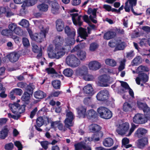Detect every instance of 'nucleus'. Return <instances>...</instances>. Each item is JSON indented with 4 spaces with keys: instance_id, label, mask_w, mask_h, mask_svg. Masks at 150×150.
Segmentation results:
<instances>
[{
    "instance_id": "nucleus-1",
    "label": "nucleus",
    "mask_w": 150,
    "mask_h": 150,
    "mask_svg": "<svg viewBox=\"0 0 150 150\" xmlns=\"http://www.w3.org/2000/svg\"><path fill=\"white\" fill-rule=\"evenodd\" d=\"M53 42L55 45L54 52L53 48L49 50L48 57L51 59H59L65 54L67 48L65 47L66 46L63 45L64 39L60 36H57Z\"/></svg>"
},
{
    "instance_id": "nucleus-2",
    "label": "nucleus",
    "mask_w": 150,
    "mask_h": 150,
    "mask_svg": "<svg viewBox=\"0 0 150 150\" xmlns=\"http://www.w3.org/2000/svg\"><path fill=\"white\" fill-rule=\"evenodd\" d=\"M136 128V126L134 124H132V127L129 130V125L128 122H126L120 125L118 128L116 129L117 133L120 135H122L126 134L128 132L129 133L126 135L129 136L131 135Z\"/></svg>"
},
{
    "instance_id": "nucleus-3",
    "label": "nucleus",
    "mask_w": 150,
    "mask_h": 150,
    "mask_svg": "<svg viewBox=\"0 0 150 150\" xmlns=\"http://www.w3.org/2000/svg\"><path fill=\"white\" fill-rule=\"evenodd\" d=\"M98 113L102 118L105 119H109L112 116V113L108 109L105 107H100L97 110Z\"/></svg>"
},
{
    "instance_id": "nucleus-4",
    "label": "nucleus",
    "mask_w": 150,
    "mask_h": 150,
    "mask_svg": "<svg viewBox=\"0 0 150 150\" xmlns=\"http://www.w3.org/2000/svg\"><path fill=\"white\" fill-rule=\"evenodd\" d=\"M66 62L69 66L74 67L78 66L80 63L79 59L73 54H69L67 57Z\"/></svg>"
},
{
    "instance_id": "nucleus-5",
    "label": "nucleus",
    "mask_w": 150,
    "mask_h": 150,
    "mask_svg": "<svg viewBox=\"0 0 150 150\" xmlns=\"http://www.w3.org/2000/svg\"><path fill=\"white\" fill-rule=\"evenodd\" d=\"M9 107L12 112L15 115H17L18 112H17L16 111L17 110L20 111L19 113L21 114L22 113L25 112V107L26 105H22L21 106L18 103L16 102H14L13 104H9Z\"/></svg>"
},
{
    "instance_id": "nucleus-6",
    "label": "nucleus",
    "mask_w": 150,
    "mask_h": 150,
    "mask_svg": "<svg viewBox=\"0 0 150 150\" xmlns=\"http://www.w3.org/2000/svg\"><path fill=\"white\" fill-rule=\"evenodd\" d=\"M47 32V28L42 29L39 33L35 34V35L32 40L38 43H41L45 38Z\"/></svg>"
},
{
    "instance_id": "nucleus-7",
    "label": "nucleus",
    "mask_w": 150,
    "mask_h": 150,
    "mask_svg": "<svg viewBox=\"0 0 150 150\" xmlns=\"http://www.w3.org/2000/svg\"><path fill=\"white\" fill-rule=\"evenodd\" d=\"M66 118L64 121L65 126L67 128L70 129V127L73 126L72 122L74 118V115L71 112H67L66 115Z\"/></svg>"
},
{
    "instance_id": "nucleus-8",
    "label": "nucleus",
    "mask_w": 150,
    "mask_h": 150,
    "mask_svg": "<svg viewBox=\"0 0 150 150\" xmlns=\"http://www.w3.org/2000/svg\"><path fill=\"white\" fill-rule=\"evenodd\" d=\"M71 16L72 19L74 24L76 25L79 26L82 25L83 21L81 19L82 16L81 15H79L77 13L71 14Z\"/></svg>"
},
{
    "instance_id": "nucleus-9",
    "label": "nucleus",
    "mask_w": 150,
    "mask_h": 150,
    "mask_svg": "<svg viewBox=\"0 0 150 150\" xmlns=\"http://www.w3.org/2000/svg\"><path fill=\"white\" fill-rule=\"evenodd\" d=\"M108 91L106 89L100 91L97 94L96 98L99 101H104L107 100L109 96Z\"/></svg>"
},
{
    "instance_id": "nucleus-10",
    "label": "nucleus",
    "mask_w": 150,
    "mask_h": 150,
    "mask_svg": "<svg viewBox=\"0 0 150 150\" xmlns=\"http://www.w3.org/2000/svg\"><path fill=\"white\" fill-rule=\"evenodd\" d=\"M47 3L51 7V12L54 14H57L59 13V4L55 0L51 1L47 0Z\"/></svg>"
},
{
    "instance_id": "nucleus-11",
    "label": "nucleus",
    "mask_w": 150,
    "mask_h": 150,
    "mask_svg": "<svg viewBox=\"0 0 150 150\" xmlns=\"http://www.w3.org/2000/svg\"><path fill=\"white\" fill-rule=\"evenodd\" d=\"M149 80V76L146 73L141 72L138 74V76L135 79L138 85L140 84V82L146 83Z\"/></svg>"
},
{
    "instance_id": "nucleus-12",
    "label": "nucleus",
    "mask_w": 150,
    "mask_h": 150,
    "mask_svg": "<svg viewBox=\"0 0 150 150\" xmlns=\"http://www.w3.org/2000/svg\"><path fill=\"white\" fill-rule=\"evenodd\" d=\"M133 120L134 123L139 124H143L147 122L144 117V115L140 113L136 114L133 118Z\"/></svg>"
},
{
    "instance_id": "nucleus-13",
    "label": "nucleus",
    "mask_w": 150,
    "mask_h": 150,
    "mask_svg": "<svg viewBox=\"0 0 150 150\" xmlns=\"http://www.w3.org/2000/svg\"><path fill=\"white\" fill-rule=\"evenodd\" d=\"M148 144V140L147 137H143L138 140L137 143V147L140 149H143Z\"/></svg>"
},
{
    "instance_id": "nucleus-14",
    "label": "nucleus",
    "mask_w": 150,
    "mask_h": 150,
    "mask_svg": "<svg viewBox=\"0 0 150 150\" xmlns=\"http://www.w3.org/2000/svg\"><path fill=\"white\" fill-rule=\"evenodd\" d=\"M32 46L33 52L35 53L38 54L36 56V58L39 59L42 55V48L41 47H39L37 45L34 44H32Z\"/></svg>"
},
{
    "instance_id": "nucleus-15",
    "label": "nucleus",
    "mask_w": 150,
    "mask_h": 150,
    "mask_svg": "<svg viewBox=\"0 0 150 150\" xmlns=\"http://www.w3.org/2000/svg\"><path fill=\"white\" fill-rule=\"evenodd\" d=\"M147 132V130L143 128H139L135 131L134 136L138 138H140L144 136Z\"/></svg>"
},
{
    "instance_id": "nucleus-16",
    "label": "nucleus",
    "mask_w": 150,
    "mask_h": 150,
    "mask_svg": "<svg viewBox=\"0 0 150 150\" xmlns=\"http://www.w3.org/2000/svg\"><path fill=\"white\" fill-rule=\"evenodd\" d=\"M64 31L69 38H74L76 35V31L74 29L71 28L69 26H66L64 28Z\"/></svg>"
},
{
    "instance_id": "nucleus-17",
    "label": "nucleus",
    "mask_w": 150,
    "mask_h": 150,
    "mask_svg": "<svg viewBox=\"0 0 150 150\" xmlns=\"http://www.w3.org/2000/svg\"><path fill=\"white\" fill-rule=\"evenodd\" d=\"M74 146L75 147L74 150H81L83 149L86 150L88 149V148H91L90 146H87L85 143L82 142L75 144Z\"/></svg>"
},
{
    "instance_id": "nucleus-18",
    "label": "nucleus",
    "mask_w": 150,
    "mask_h": 150,
    "mask_svg": "<svg viewBox=\"0 0 150 150\" xmlns=\"http://www.w3.org/2000/svg\"><path fill=\"white\" fill-rule=\"evenodd\" d=\"M88 73V69L87 67L84 66L80 68L77 71V74L80 76H82L84 78Z\"/></svg>"
},
{
    "instance_id": "nucleus-19",
    "label": "nucleus",
    "mask_w": 150,
    "mask_h": 150,
    "mask_svg": "<svg viewBox=\"0 0 150 150\" xmlns=\"http://www.w3.org/2000/svg\"><path fill=\"white\" fill-rule=\"evenodd\" d=\"M88 67L91 70H96L100 69L101 67V64L97 61H94L89 63Z\"/></svg>"
},
{
    "instance_id": "nucleus-20",
    "label": "nucleus",
    "mask_w": 150,
    "mask_h": 150,
    "mask_svg": "<svg viewBox=\"0 0 150 150\" xmlns=\"http://www.w3.org/2000/svg\"><path fill=\"white\" fill-rule=\"evenodd\" d=\"M112 78L106 74H104L100 76L99 78V80L104 83H111L112 82Z\"/></svg>"
},
{
    "instance_id": "nucleus-21",
    "label": "nucleus",
    "mask_w": 150,
    "mask_h": 150,
    "mask_svg": "<svg viewBox=\"0 0 150 150\" xmlns=\"http://www.w3.org/2000/svg\"><path fill=\"white\" fill-rule=\"evenodd\" d=\"M56 28L58 31H62L64 28V23L62 20L57 19L56 21Z\"/></svg>"
},
{
    "instance_id": "nucleus-22",
    "label": "nucleus",
    "mask_w": 150,
    "mask_h": 150,
    "mask_svg": "<svg viewBox=\"0 0 150 150\" xmlns=\"http://www.w3.org/2000/svg\"><path fill=\"white\" fill-rule=\"evenodd\" d=\"M77 33L79 36L81 38L86 39L88 37V34L86 31V29L82 27H79L77 30Z\"/></svg>"
},
{
    "instance_id": "nucleus-23",
    "label": "nucleus",
    "mask_w": 150,
    "mask_h": 150,
    "mask_svg": "<svg viewBox=\"0 0 150 150\" xmlns=\"http://www.w3.org/2000/svg\"><path fill=\"white\" fill-rule=\"evenodd\" d=\"M78 116L80 117L85 118L86 116V109L83 107H79L76 109Z\"/></svg>"
},
{
    "instance_id": "nucleus-24",
    "label": "nucleus",
    "mask_w": 150,
    "mask_h": 150,
    "mask_svg": "<svg viewBox=\"0 0 150 150\" xmlns=\"http://www.w3.org/2000/svg\"><path fill=\"white\" fill-rule=\"evenodd\" d=\"M7 127V125L5 126L0 132V138L1 139H5L8 135L9 130Z\"/></svg>"
},
{
    "instance_id": "nucleus-25",
    "label": "nucleus",
    "mask_w": 150,
    "mask_h": 150,
    "mask_svg": "<svg viewBox=\"0 0 150 150\" xmlns=\"http://www.w3.org/2000/svg\"><path fill=\"white\" fill-rule=\"evenodd\" d=\"M75 42V40L74 38H69L68 37V38L66 40V45H64V46H66L65 47L67 48V50H69L71 48L70 46L74 45Z\"/></svg>"
},
{
    "instance_id": "nucleus-26",
    "label": "nucleus",
    "mask_w": 150,
    "mask_h": 150,
    "mask_svg": "<svg viewBox=\"0 0 150 150\" xmlns=\"http://www.w3.org/2000/svg\"><path fill=\"white\" fill-rule=\"evenodd\" d=\"M86 115L88 119H91L96 118L97 117V114L94 110L91 109L87 111Z\"/></svg>"
},
{
    "instance_id": "nucleus-27",
    "label": "nucleus",
    "mask_w": 150,
    "mask_h": 150,
    "mask_svg": "<svg viewBox=\"0 0 150 150\" xmlns=\"http://www.w3.org/2000/svg\"><path fill=\"white\" fill-rule=\"evenodd\" d=\"M116 35V33L114 31H109L105 33L104 38L105 39L109 40L115 37Z\"/></svg>"
},
{
    "instance_id": "nucleus-28",
    "label": "nucleus",
    "mask_w": 150,
    "mask_h": 150,
    "mask_svg": "<svg viewBox=\"0 0 150 150\" xmlns=\"http://www.w3.org/2000/svg\"><path fill=\"white\" fill-rule=\"evenodd\" d=\"M35 88V87L33 83H30L28 85L27 84L25 88V91L24 92H26L31 95V96H33V90Z\"/></svg>"
},
{
    "instance_id": "nucleus-29",
    "label": "nucleus",
    "mask_w": 150,
    "mask_h": 150,
    "mask_svg": "<svg viewBox=\"0 0 150 150\" xmlns=\"http://www.w3.org/2000/svg\"><path fill=\"white\" fill-rule=\"evenodd\" d=\"M46 96V94L40 90H38L34 93V96L37 99H42L45 98Z\"/></svg>"
},
{
    "instance_id": "nucleus-30",
    "label": "nucleus",
    "mask_w": 150,
    "mask_h": 150,
    "mask_svg": "<svg viewBox=\"0 0 150 150\" xmlns=\"http://www.w3.org/2000/svg\"><path fill=\"white\" fill-rule=\"evenodd\" d=\"M113 139L110 137L105 138L103 142V145L106 147H110L113 144Z\"/></svg>"
},
{
    "instance_id": "nucleus-31",
    "label": "nucleus",
    "mask_w": 150,
    "mask_h": 150,
    "mask_svg": "<svg viewBox=\"0 0 150 150\" xmlns=\"http://www.w3.org/2000/svg\"><path fill=\"white\" fill-rule=\"evenodd\" d=\"M32 96H31V95L30 94L28 93L24 92L21 97V99L26 104H28L29 103L31 97Z\"/></svg>"
},
{
    "instance_id": "nucleus-32",
    "label": "nucleus",
    "mask_w": 150,
    "mask_h": 150,
    "mask_svg": "<svg viewBox=\"0 0 150 150\" xmlns=\"http://www.w3.org/2000/svg\"><path fill=\"white\" fill-rule=\"evenodd\" d=\"M90 131L92 132H98L101 129L100 126L96 124H92L89 126Z\"/></svg>"
},
{
    "instance_id": "nucleus-33",
    "label": "nucleus",
    "mask_w": 150,
    "mask_h": 150,
    "mask_svg": "<svg viewBox=\"0 0 150 150\" xmlns=\"http://www.w3.org/2000/svg\"><path fill=\"white\" fill-rule=\"evenodd\" d=\"M83 89L84 92L86 94H93V89L91 84L87 85L84 87Z\"/></svg>"
},
{
    "instance_id": "nucleus-34",
    "label": "nucleus",
    "mask_w": 150,
    "mask_h": 150,
    "mask_svg": "<svg viewBox=\"0 0 150 150\" xmlns=\"http://www.w3.org/2000/svg\"><path fill=\"white\" fill-rule=\"evenodd\" d=\"M125 43L124 42H122L121 40L116 41V48L118 50H122L125 47Z\"/></svg>"
},
{
    "instance_id": "nucleus-35",
    "label": "nucleus",
    "mask_w": 150,
    "mask_h": 150,
    "mask_svg": "<svg viewBox=\"0 0 150 150\" xmlns=\"http://www.w3.org/2000/svg\"><path fill=\"white\" fill-rule=\"evenodd\" d=\"M47 73L49 74H52L51 76L55 78V77H60L61 75H59L55 69L53 68H47Z\"/></svg>"
},
{
    "instance_id": "nucleus-36",
    "label": "nucleus",
    "mask_w": 150,
    "mask_h": 150,
    "mask_svg": "<svg viewBox=\"0 0 150 150\" xmlns=\"http://www.w3.org/2000/svg\"><path fill=\"white\" fill-rule=\"evenodd\" d=\"M128 1L129 2V5L130 7L131 11L135 15H140L141 14H138L136 13L134 10L133 7L135 6L137 4V0H128Z\"/></svg>"
},
{
    "instance_id": "nucleus-37",
    "label": "nucleus",
    "mask_w": 150,
    "mask_h": 150,
    "mask_svg": "<svg viewBox=\"0 0 150 150\" xmlns=\"http://www.w3.org/2000/svg\"><path fill=\"white\" fill-rule=\"evenodd\" d=\"M142 59L141 57L138 56L135 58L132 62V66H137L141 63Z\"/></svg>"
},
{
    "instance_id": "nucleus-38",
    "label": "nucleus",
    "mask_w": 150,
    "mask_h": 150,
    "mask_svg": "<svg viewBox=\"0 0 150 150\" xmlns=\"http://www.w3.org/2000/svg\"><path fill=\"white\" fill-rule=\"evenodd\" d=\"M132 107L128 102H126L123 104V109L124 111L128 112L132 111Z\"/></svg>"
},
{
    "instance_id": "nucleus-39",
    "label": "nucleus",
    "mask_w": 150,
    "mask_h": 150,
    "mask_svg": "<svg viewBox=\"0 0 150 150\" xmlns=\"http://www.w3.org/2000/svg\"><path fill=\"white\" fill-rule=\"evenodd\" d=\"M8 58L10 61L12 62H16L19 59L18 55L16 54H10Z\"/></svg>"
},
{
    "instance_id": "nucleus-40",
    "label": "nucleus",
    "mask_w": 150,
    "mask_h": 150,
    "mask_svg": "<svg viewBox=\"0 0 150 150\" xmlns=\"http://www.w3.org/2000/svg\"><path fill=\"white\" fill-rule=\"evenodd\" d=\"M73 71L70 68H67L65 69L63 71L64 75L68 77H70L73 74Z\"/></svg>"
},
{
    "instance_id": "nucleus-41",
    "label": "nucleus",
    "mask_w": 150,
    "mask_h": 150,
    "mask_svg": "<svg viewBox=\"0 0 150 150\" xmlns=\"http://www.w3.org/2000/svg\"><path fill=\"white\" fill-rule=\"evenodd\" d=\"M106 64L112 67H115L116 66V62L112 59H107L105 60Z\"/></svg>"
},
{
    "instance_id": "nucleus-42",
    "label": "nucleus",
    "mask_w": 150,
    "mask_h": 150,
    "mask_svg": "<svg viewBox=\"0 0 150 150\" xmlns=\"http://www.w3.org/2000/svg\"><path fill=\"white\" fill-rule=\"evenodd\" d=\"M138 107L140 109L142 110L143 112L146 110L148 109L149 107H148L147 104L145 103H142V102H139L138 103Z\"/></svg>"
},
{
    "instance_id": "nucleus-43",
    "label": "nucleus",
    "mask_w": 150,
    "mask_h": 150,
    "mask_svg": "<svg viewBox=\"0 0 150 150\" xmlns=\"http://www.w3.org/2000/svg\"><path fill=\"white\" fill-rule=\"evenodd\" d=\"M37 8L38 10L41 11H47V4L44 3H42L38 5Z\"/></svg>"
},
{
    "instance_id": "nucleus-44",
    "label": "nucleus",
    "mask_w": 150,
    "mask_h": 150,
    "mask_svg": "<svg viewBox=\"0 0 150 150\" xmlns=\"http://www.w3.org/2000/svg\"><path fill=\"white\" fill-rule=\"evenodd\" d=\"M38 113L40 115H43V116L44 118H47L46 116L47 115V108L46 106H45L39 110Z\"/></svg>"
},
{
    "instance_id": "nucleus-45",
    "label": "nucleus",
    "mask_w": 150,
    "mask_h": 150,
    "mask_svg": "<svg viewBox=\"0 0 150 150\" xmlns=\"http://www.w3.org/2000/svg\"><path fill=\"white\" fill-rule=\"evenodd\" d=\"M52 84L53 87L56 89H59L60 87L61 82L59 80H55L53 81Z\"/></svg>"
},
{
    "instance_id": "nucleus-46",
    "label": "nucleus",
    "mask_w": 150,
    "mask_h": 150,
    "mask_svg": "<svg viewBox=\"0 0 150 150\" xmlns=\"http://www.w3.org/2000/svg\"><path fill=\"white\" fill-rule=\"evenodd\" d=\"M77 55L81 60H83L86 57V52L83 51H78L77 53Z\"/></svg>"
},
{
    "instance_id": "nucleus-47",
    "label": "nucleus",
    "mask_w": 150,
    "mask_h": 150,
    "mask_svg": "<svg viewBox=\"0 0 150 150\" xmlns=\"http://www.w3.org/2000/svg\"><path fill=\"white\" fill-rule=\"evenodd\" d=\"M44 120L42 117L40 116L38 117L36 120V125L38 127H40L44 124Z\"/></svg>"
},
{
    "instance_id": "nucleus-48",
    "label": "nucleus",
    "mask_w": 150,
    "mask_h": 150,
    "mask_svg": "<svg viewBox=\"0 0 150 150\" xmlns=\"http://www.w3.org/2000/svg\"><path fill=\"white\" fill-rule=\"evenodd\" d=\"M19 24L24 28H27L29 26V23L28 20L23 19L19 23Z\"/></svg>"
},
{
    "instance_id": "nucleus-49",
    "label": "nucleus",
    "mask_w": 150,
    "mask_h": 150,
    "mask_svg": "<svg viewBox=\"0 0 150 150\" xmlns=\"http://www.w3.org/2000/svg\"><path fill=\"white\" fill-rule=\"evenodd\" d=\"M13 32L15 34L19 36H22L23 35V30L19 27H17L15 28Z\"/></svg>"
},
{
    "instance_id": "nucleus-50",
    "label": "nucleus",
    "mask_w": 150,
    "mask_h": 150,
    "mask_svg": "<svg viewBox=\"0 0 150 150\" xmlns=\"http://www.w3.org/2000/svg\"><path fill=\"white\" fill-rule=\"evenodd\" d=\"M98 47V44L96 42H93L90 44L89 49L91 51H94Z\"/></svg>"
},
{
    "instance_id": "nucleus-51",
    "label": "nucleus",
    "mask_w": 150,
    "mask_h": 150,
    "mask_svg": "<svg viewBox=\"0 0 150 150\" xmlns=\"http://www.w3.org/2000/svg\"><path fill=\"white\" fill-rule=\"evenodd\" d=\"M38 0H25V3L28 6H32L35 5Z\"/></svg>"
},
{
    "instance_id": "nucleus-52",
    "label": "nucleus",
    "mask_w": 150,
    "mask_h": 150,
    "mask_svg": "<svg viewBox=\"0 0 150 150\" xmlns=\"http://www.w3.org/2000/svg\"><path fill=\"white\" fill-rule=\"evenodd\" d=\"M12 90L14 94L19 96H21L23 93V91L20 88H15Z\"/></svg>"
},
{
    "instance_id": "nucleus-53",
    "label": "nucleus",
    "mask_w": 150,
    "mask_h": 150,
    "mask_svg": "<svg viewBox=\"0 0 150 150\" xmlns=\"http://www.w3.org/2000/svg\"><path fill=\"white\" fill-rule=\"evenodd\" d=\"M11 31L8 29H6L3 30L1 32V33L2 35L4 36L11 35L12 34L11 33Z\"/></svg>"
},
{
    "instance_id": "nucleus-54",
    "label": "nucleus",
    "mask_w": 150,
    "mask_h": 150,
    "mask_svg": "<svg viewBox=\"0 0 150 150\" xmlns=\"http://www.w3.org/2000/svg\"><path fill=\"white\" fill-rule=\"evenodd\" d=\"M145 117L148 120H150V109L149 107L148 109H146L144 112Z\"/></svg>"
},
{
    "instance_id": "nucleus-55",
    "label": "nucleus",
    "mask_w": 150,
    "mask_h": 150,
    "mask_svg": "<svg viewBox=\"0 0 150 150\" xmlns=\"http://www.w3.org/2000/svg\"><path fill=\"white\" fill-rule=\"evenodd\" d=\"M27 13V10L26 9L25 7L21 9L19 15L20 16H24Z\"/></svg>"
},
{
    "instance_id": "nucleus-56",
    "label": "nucleus",
    "mask_w": 150,
    "mask_h": 150,
    "mask_svg": "<svg viewBox=\"0 0 150 150\" xmlns=\"http://www.w3.org/2000/svg\"><path fill=\"white\" fill-rule=\"evenodd\" d=\"M13 147V145L11 142L6 144L5 146V149L8 150H12Z\"/></svg>"
},
{
    "instance_id": "nucleus-57",
    "label": "nucleus",
    "mask_w": 150,
    "mask_h": 150,
    "mask_svg": "<svg viewBox=\"0 0 150 150\" xmlns=\"http://www.w3.org/2000/svg\"><path fill=\"white\" fill-rule=\"evenodd\" d=\"M23 44L24 46L28 47L29 45V42L28 39L25 38H23L22 39Z\"/></svg>"
},
{
    "instance_id": "nucleus-58",
    "label": "nucleus",
    "mask_w": 150,
    "mask_h": 150,
    "mask_svg": "<svg viewBox=\"0 0 150 150\" xmlns=\"http://www.w3.org/2000/svg\"><path fill=\"white\" fill-rule=\"evenodd\" d=\"M138 70L142 72L143 71H149V68L144 66H140L138 67Z\"/></svg>"
},
{
    "instance_id": "nucleus-59",
    "label": "nucleus",
    "mask_w": 150,
    "mask_h": 150,
    "mask_svg": "<svg viewBox=\"0 0 150 150\" xmlns=\"http://www.w3.org/2000/svg\"><path fill=\"white\" fill-rule=\"evenodd\" d=\"M27 84L25 82H19L17 84V86L18 87H20L22 88H25L26 86H27Z\"/></svg>"
},
{
    "instance_id": "nucleus-60",
    "label": "nucleus",
    "mask_w": 150,
    "mask_h": 150,
    "mask_svg": "<svg viewBox=\"0 0 150 150\" xmlns=\"http://www.w3.org/2000/svg\"><path fill=\"white\" fill-rule=\"evenodd\" d=\"M17 27L14 23H12L9 25L8 28L9 29V30H11V33L12 34V33L14 31V30Z\"/></svg>"
},
{
    "instance_id": "nucleus-61",
    "label": "nucleus",
    "mask_w": 150,
    "mask_h": 150,
    "mask_svg": "<svg viewBox=\"0 0 150 150\" xmlns=\"http://www.w3.org/2000/svg\"><path fill=\"white\" fill-rule=\"evenodd\" d=\"M91 97H85L83 101L84 103L86 105H88L91 102Z\"/></svg>"
},
{
    "instance_id": "nucleus-62",
    "label": "nucleus",
    "mask_w": 150,
    "mask_h": 150,
    "mask_svg": "<svg viewBox=\"0 0 150 150\" xmlns=\"http://www.w3.org/2000/svg\"><path fill=\"white\" fill-rule=\"evenodd\" d=\"M84 79L86 81H89L93 80L94 79V77L92 75L88 74V73Z\"/></svg>"
},
{
    "instance_id": "nucleus-63",
    "label": "nucleus",
    "mask_w": 150,
    "mask_h": 150,
    "mask_svg": "<svg viewBox=\"0 0 150 150\" xmlns=\"http://www.w3.org/2000/svg\"><path fill=\"white\" fill-rule=\"evenodd\" d=\"M80 45H77L76 46L73 48L71 50V52H77V53L78 51H80Z\"/></svg>"
},
{
    "instance_id": "nucleus-64",
    "label": "nucleus",
    "mask_w": 150,
    "mask_h": 150,
    "mask_svg": "<svg viewBox=\"0 0 150 150\" xmlns=\"http://www.w3.org/2000/svg\"><path fill=\"white\" fill-rule=\"evenodd\" d=\"M120 83H121V86L125 89H128L130 88V87L127 82L122 81H120Z\"/></svg>"
}]
</instances>
